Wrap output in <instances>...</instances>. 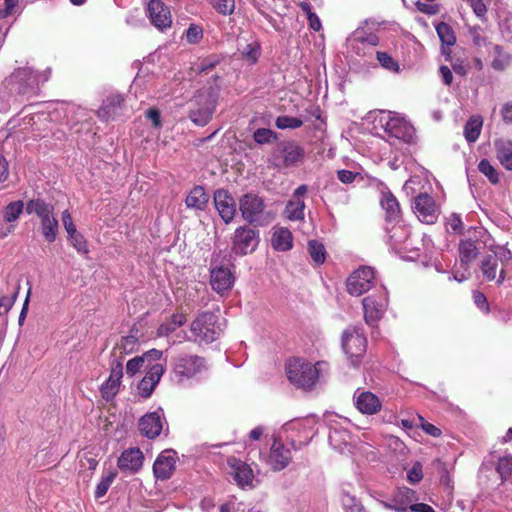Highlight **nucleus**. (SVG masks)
<instances>
[{
  "mask_svg": "<svg viewBox=\"0 0 512 512\" xmlns=\"http://www.w3.org/2000/svg\"><path fill=\"white\" fill-rule=\"evenodd\" d=\"M415 500H417L415 491L407 487H402L393 494L391 500L382 501V505L395 512H406L410 510V506H412Z\"/></svg>",
  "mask_w": 512,
  "mask_h": 512,
  "instance_id": "nucleus-21",
  "label": "nucleus"
},
{
  "mask_svg": "<svg viewBox=\"0 0 512 512\" xmlns=\"http://www.w3.org/2000/svg\"><path fill=\"white\" fill-rule=\"evenodd\" d=\"M146 367L145 358H142L141 356H136L132 359H130L126 364V373L133 377L136 375L142 367Z\"/></svg>",
  "mask_w": 512,
  "mask_h": 512,
  "instance_id": "nucleus-49",
  "label": "nucleus"
},
{
  "mask_svg": "<svg viewBox=\"0 0 512 512\" xmlns=\"http://www.w3.org/2000/svg\"><path fill=\"white\" fill-rule=\"evenodd\" d=\"M16 295L13 296H2L0 298V315L8 313L14 304Z\"/></svg>",
  "mask_w": 512,
  "mask_h": 512,
  "instance_id": "nucleus-60",
  "label": "nucleus"
},
{
  "mask_svg": "<svg viewBox=\"0 0 512 512\" xmlns=\"http://www.w3.org/2000/svg\"><path fill=\"white\" fill-rule=\"evenodd\" d=\"M502 118L507 124H512V102L506 103L501 110Z\"/></svg>",
  "mask_w": 512,
  "mask_h": 512,
  "instance_id": "nucleus-64",
  "label": "nucleus"
},
{
  "mask_svg": "<svg viewBox=\"0 0 512 512\" xmlns=\"http://www.w3.org/2000/svg\"><path fill=\"white\" fill-rule=\"evenodd\" d=\"M412 209L417 218L427 224H433L438 218V208L432 196L420 193L414 198Z\"/></svg>",
  "mask_w": 512,
  "mask_h": 512,
  "instance_id": "nucleus-12",
  "label": "nucleus"
},
{
  "mask_svg": "<svg viewBox=\"0 0 512 512\" xmlns=\"http://www.w3.org/2000/svg\"><path fill=\"white\" fill-rule=\"evenodd\" d=\"M125 109V98L123 95L115 93L108 95L98 109V117L103 120L114 119L120 116Z\"/></svg>",
  "mask_w": 512,
  "mask_h": 512,
  "instance_id": "nucleus-22",
  "label": "nucleus"
},
{
  "mask_svg": "<svg viewBox=\"0 0 512 512\" xmlns=\"http://www.w3.org/2000/svg\"><path fill=\"white\" fill-rule=\"evenodd\" d=\"M145 117L152 122V125L158 127L161 125V114L158 108L151 107L145 112Z\"/></svg>",
  "mask_w": 512,
  "mask_h": 512,
  "instance_id": "nucleus-58",
  "label": "nucleus"
},
{
  "mask_svg": "<svg viewBox=\"0 0 512 512\" xmlns=\"http://www.w3.org/2000/svg\"><path fill=\"white\" fill-rule=\"evenodd\" d=\"M306 157L304 148L295 141H281L272 150L269 163L278 169L295 167Z\"/></svg>",
  "mask_w": 512,
  "mask_h": 512,
  "instance_id": "nucleus-4",
  "label": "nucleus"
},
{
  "mask_svg": "<svg viewBox=\"0 0 512 512\" xmlns=\"http://www.w3.org/2000/svg\"><path fill=\"white\" fill-rule=\"evenodd\" d=\"M376 59L382 68L393 73H398L400 71L399 63L394 60L388 53L377 51Z\"/></svg>",
  "mask_w": 512,
  "mask_h": 512,
  "instance_id": "nucleus-41",
  "label": "nucleus"
},
{
  "mask_svg": "<svg viewBox=\"0 0 512 512\" xmlns=\"http://www.w3.org/2000/svg\"><path fill=\"white\" fill-rule=\"evenodd\" d=\"M155 386H153L152 384H150L149 381H147L145 378H143L139 385H138V389L140 391V394L142 397L144 398H148L151 396L153 390H154Z\"/></svg>",
  "mask_w": 512,
  "mask_h": 512,
  "instance_id": "nucleus-62",
  "label": "nucleus"
},
{
  "mask_svg": "<svg viewBox=\"0 0 512 512\" xmlns=\"http://www.w3.org/2000/svg\"><path fill=\"white\" fill-rule=\"evenodd\" d=\"M496 158L508 171H512V142L498 139L494 143Z\"/></svg>",
  "mask_w": 512,
  "mask_h": 512,
  "instance_id": "nucleus-31",
  "label": "nucleus"
},
{
  "mask_svg": "<svg viewBox=\"0 0 512 512\" xmlns=\"http://www.w3.org/2000/svg\"><path fill=\"white\" fill-rule=\"evenodd\" d=\"M322 365V362L312 364L300 358H292L286 363V374L294 386L310 390L319 380Z\"/></svg>",
  "mask_w": 512,
  "mask_h": 512,
  "instance_id": "nucleus-2",
  "label": "nucleus"
},
{
  "mask_svg": "<svg viewBox=\"0 0 512 512\" xmlns=\"http://www.w3.org/2000/svg\"><path fill=\"white\" fill-rule=\"evenodd\" d=\"M209 202V195L201 185H195L188 193L185 199V205L188 209L195 211H204Z\"/></svg>",
  "mask_w": 512,
  "mask_h": 512,
  "instance_id": "nucleus-27",
  "label": "nucleus"
},
{
  "mask_svg": "<svg viewBox=\"0 0 512 512\" xmlns=\"http://www.w3.org/2000/svg\"><path fill=\"white\" fill-rule=\"evenodd\" d=\"M354 402L356 408L366 415H374L381 410L382 402L380 399L370 391L356 390L354 393Z\"/></svg>",
  "mask_w": 512,
  "mask_h": 512,
  "instance_id": "nucleus-24",
  "label": "nucleus"
},
{
  "mask_svg": "<svg viewBox=\"0 0 512 512\" xmlns=\"http://www.w3.org/2000/svg\"><path fill=\"white\" fill-rule=\"evenodd\" d=\"M362 305L366 324L374 327L386 311L388 305L387 295L386 293L381 294L379 297L369 295L362 300Z\"/></svg>",
  "mask_w": 512,
  "mask_h": 512,
  "instance_id": "nucleus-11",
  "label": "nucleus"
},
{
  "mask_svg": "<svg viewBox=\"0 0 512 512\" xmlns=\"http://www.w3.org/2000/svg\"><path fill=\"white\" fill-rule=\"evenodd\" d=\"M301 125L302 121L294 117L280 116L276 119L277 128H299Z\"/></svg>",
  "mask_w": 512,
  "mask_h": 512,
  "instance_id": "nucleus-53",
  "label": "nucleus"
},
{
  "mask_svg": "<svg viewBox=\"0 0 512 512\" xmlns=\"http://www.w3.org/2000/svg\"><path fill=\"white\" fill-rule=\"evenodd\" d=\"M176 468V452L168 449L162 451L153 464V473L156 479L165 481L171 478Z\"/></svg>",
  "mask_w": 512,
  "mask_h": 512,
  "instance_id": "nucleus-19",
  "label": "nucleus"
},
{
  "mask_svg": "<svg viewBox=\"0 0 512 512\" xmlns=\"http://www.w3.org/2000/svg\"><path fill=\"white\" fill-rule=\"evenodd\" d=\"M146 367H148L149 369L144 378L147 381H149L150 384L156 386L165 371L163 364L155 363L153 365H146Z\"/></svg>",
  "mask_w": 512,
  "mask_h": 512,
  "instance_id": "nucleus-44",
  "label": "nucleus"
},
{
  "mask_svg": "<svg viewBox=\"0 0 512 512\" xmlns=\"http://www.w3.org/2000/svg\"><path fill=\"white\" fill-rule=\"evenodd\" d=\"M190 331L195 342L208 344L219 338L223 328L216 313L204 311L191 323Z\"/></svg>",
  "mask_w": 512,
  "mask_h": 512,
  "instance_id": "nucleus-5",
  "label": "nucleus"
},
{
  "mask_svg": "<svg viewBox=\"0 0 512 512\" xmlns=\"http://www.w3.org/2000/svg\"><path fill=\"white\" fill-rule=\"evenodd\" d=\"M213 8L220 14L231 15L235 9V0H210Z\"/></svg>",
  "mask_w": 512,
  "mask_h": 512,
  "instance_id": "nucleus-45",
  "label": "nucleus"
},
{
  "mask_svg": "<svg viewBox=\"0 0 512 512\" xmlns=\"http://www.w3.org/2000/svg\"><path fill=\"white\" fill-rule=\"evenodd\" d=\"M242 219L254 227H265L273 219L271 211L267 210L264 199L255 192L243 194L238 201Z\"/></svg>",
  "mask_w": 512,
  "mask_h": 512,
  "instance_id": "nucleus-1",
  "label": "nucleus"
},
{
  "mask_svg": "<svg viewBox=\"0 0 512 512\" xmlns=\"http://www.w3.org/2000/svg\"><path fill=\"white\" fill-rule=\"evenodd\" d=\"M480 270L487 281L497 282L499 275V259L496 254L486 255L480 264Z\"/></svg>",
  "mask_w": 512,
  "mask_h": 512,
  "instance_id": "nucleus-33",
  "label": "nucleus"
},
{
  "mask_svg": "<svg viewBox=\"0 0 512 512\" xmlns=\"http://www.w3.org/2000/svg\"><path fill=\"white\" fill-rule=\"evenodd\" d=\"M26 212L37 215L44 239L49 243L54 242L59 231L58 220L54 217V206L42 198H36L27 202Z\"/></svg>",
  "mask_w": 512,
  "mask_h": 512,
  "instance_id": "nucleus-3",
  "label": "nucleus"
},
{
  "mask_svg": "<svg viewBox=\"0 0 512 512\" xmlns=\"http://www.w3.org/2000/svg\"><path fill=\"white\" fill-rule=\"evenodd\" d=\"M144 456L139 448L124 450L117 461L118 468L125 473L135 474L143 465Z\"/></svg>",
  "mask_w": 512,
  "mask_h": 512,
  "instance_id": "nucleus-23",
  "label": "nucleus"
},
{
  "mask_svg": "<svg viewBox=\"0 0 512 512\" xmlns=\"http://www.w3.org/2000/svg\"><path fill=\"white\" fill-rule=\"evenodd\" d=\"M215 209L224 223L229 224L234 220L237 204L231 193L223 188L215 190L213 194Z\"/></svg>",
  "mask_w": 512,
  "mask_h": 512,
  "instance_id": "nucleus-15",
  "label": "nucleus"
},
{
  "mask_svg": "<svg viewBox=\"0 0 512 512\" xmlns=\"http://www.w3.org/2000/svg\"><path fill=\"white\" fill-rule=\"evenodd\" d=\"M342 349L353 367H358L367 350V339L358 326H349L342 334Z\"/></svg>",
  "mask_w": 512,
  "mask_h": 512,
  "instance_id": "nucleus-6",
  "label": "nucleus"
},
{
  "mask_svg": "<svg viewBox=\"0 0 512 512\" xmlns=\"http://www.w3.org/2000/svg\"><path fill=\"white\" fill-rule=\"evenodd\" d=\"M205 363L201 356L182 353L173 359L172 372L178 382H183L201 373Z\"/></svg>",
  "mask_w": 512,
  "mask_h": 512,
  "instance_id": "nucleus-7",
  "label": "nucleus"
},
{
  "mask_svg": "<svg viewBox=\"0 0 512 512\" xmlns=\"http://www.w3.org/2000/svg\"><path fill=\"white\" fill-rule=\"evenodd\" d=\"M389 237L390 245L393 249L399 251L407 249L406 242L410 237V232L408 229L401 226L394 227Z\"/></svg>",
  "mask_w": 512,
  "mask_h": 512,
  "instance_id": "nucleus-35",
  "label": "nucleus"
},
{
  "mask_svg": "<svg viewBox=\"0 0 512 512\" xmlns=\"http://www.w3.org/2000/svg\"><path fill=\"white\" fill-rule=\"evenodd\" d=\"M504 259L501 260V268L497 279V285L507 282L509 287H512V253L507 251L504 254Z\"/></svg>",
  "mask_w": 512,
  "mask_h": 512,
  "instance_id": "nucleus-37",
  "label": "nucleus"
},
{
  "mask_svg": "<svg viewBox=\"0 0 512 512\" xmlns=\"http://www.w3.org/2000/svg\"><path fill=\"white\" fill-rule=\"evenodd\" d=\"M138 347V338L135 335L129 334L121 337L120 341L114 346L111 356L113 359H122L126 355L133 353Z\"/></svg>",
  "mask_w": 512,
  "mask_h": 512,
  "instance_id": "nucleus-29",
  "label": "nucleus"
},
{
  "mask_svg": "<svg viewBox=\"0 0 512 512\" xmlns=\"http://www.w3.org/2000/svg\"><path fill=\"white\" fill-rule=\"evenodd\" d=\"M259 242V231L250 226L242 225L234 231L231 249L236 255L243 256L254 252Z\"/></svg>",
  "mask_w": 512,
  "mask_h": 512,
  "instance_id": "nucleus-8",
  "label": "nucleus"
},
{
  "mask_svg": "<svg viewBox=\"0 0 512 512\" xmlns=\"http://www.w3.org/2000/svg\"><path fill=\"white\" fill-rule=\"evenodd\" d=\"M436 32L442 42V44L447 46H453L456 43V36L452 27L445 23L440 22L436 25Z\"/></svg>",
  "mask_w": 512,
  "mask_h": 512,
  "instance_id": "nucleus-40",
  "label": "nucleus"
},
{
  "mask_svg": "<svg viewBox=\"0 0 512 512\" xmlns=\"http://www.w3.org/2000/svg\"><path fill=\"white\" fill-rule=\"evenodd\" d=\"M372 128H408L407 120L398 113L390 111H371L366 118Z\"/></svg>",
  "mask_w": 512,
  "mask_h": 512,
  "instance_id": "nucleus-14",
  "label": "nucleus"
},
{
  "mask_svg": "<svg viewBox=\"0 0 512 512\" xmlns=\"http://www.w3.org/2000/svg\"><path fill=\"white\" fill-rule=\"evenodd\" d=\"M277 139L274 130H255L254 132V140L259 144L270 143Z\"/></svg>",
  "mask_w": 512,
  "mask_h": 512,
  "instance_id": "nucleus-52",
  "label": "nucleus"
},
{
  "mask_svg": "<svg viewBox=\"0 0 512 512\" xmlns=\"http://www.w3.org/2000/svg\"><path fill=\"white\" fill-rule=\"evenodd\" d=\"M461 266L467 269L471 262L478 255V248L471 239H464L459 242L458 246Z\"/></svg>",
  "mask_w": 512,
  "mask_h": 512,
  "instance_id": "nucleus-32",
  "label": "nucleus"
},
{
  "mask_svg": "<svg viewBox=\"0 0 512 512\" xmlns=\"http://www.w3.org/2000/svg\"><path fill=\"white\" fill-rule=\"evenodd\" d=\"M228 473L242 489L254 487V473L250 465L235 457L227 459Z\"/></svg>",
  "mask_w": 512,
  "mask_h": 512,
  "instance_id": "nucleus-13",
  "label": "nucleus"
},
{
  "mask_svg": "<svg viewBox=\"0 0 512 512\" xmlns=\"http://www.w3.org/2000/svg\"><path fill=\"white\" fill-rule=\"evenodd\" d=\"M68 241L71 245L81 254H87L89 252L87 241L79 232L68 236Z\"/></svg>",
  "mask_w": 512,
  "mask_h": 512,
  "instance_id": "nucleus-48",
  "label": "nucleus"
},
{
  "mask_svg": "<svg viewBox=\"0 0 512 512\" xmlns=\"http://www.w3.org/2000/svg\"><path fill=\"white\" fill-rule=\"evenodd\" d=\"M494 59L492 61L493 69L502 71L510 65L511 56L505 53L500 45H494Z\"/></svg>",
  "mask_w": 512,
  "mask_h": 512,
  "instance_id": "nucleus-39",
  "label": "nucleus"
},
{
  "mask_svg": "<svg viewBox=\"0 0 512 512\" xmlns=\"http://www.w3.org/2000/svg\"><path fill=\"white\" fill-rule=\"evenodd\" d=\"M375 281L374 269L370 266H361L347 278V292L352 296H361L375 285Z\"/></svg>",
  "mask_w": 512,
  "mask_h": 512,
  "instance_id": "nucleus-9",
  "label": "nucleus"
},
{
  "mask_svg": "<svg viewBox=\"0 0 512 512\" xmlns=\"http://www.w3.org/2000/svg\"><path fill=\"white\" fill-rule=\"evenodd\" d=\"M381 206L385 210L386 220L389 222H397L401 216L400 205L396 197L391 192L382 194Z\"/></svg>",
  "mask_w": 512,
  "mask_h": 512,
  "instance_id": "nucleus-30",
  "label": "nucleus"
},
{
  "mask_svg": "<svg viewBox=\"0 0 512 512\" xmlns=\"http://www.w3.org/2000/svg\"><path fill=\"white\" fill-rule=\"evenodd\" d=\"M356 175V173L346 169H342L337 172L338 179L344 184L352 183L355 180Z\"/></svg>",
  "mask_w": 512,
  "mask_h": 512,
  "instance_id": "nucleus-63",
  "label": "nucleus"
},
{
  "mask_svg": "<svg viewBox=\"0 0 512 512\" xmlns=\"http://www.w3.org/2000/svg\"><path fill=\"white\" fill-rule=\"evenodd\" d=\"M478 169L492 184H497L499 182V173L487 159H482L479 162Z\"/></svg>",
  "mask_w": 512,
  "mask_h": 512,
  "instance_id": "nucleus-43",
  "label": "nucleus"
},
{
  "mask_svg": "<svg viewBox=\"0 0 512 512\" xmlns=\"http://www.w3.org/2000/svg\"><path fill=\"white\" fill-rule=\"evenodd\" d=\"M272 123V115L269 113H256L251 122L250 125L252 128H266L270 127Z\"/></svg>",
  "mask_w": 512,
  "mask_h": 512,
  "instance_id": "nucleus-50",
  "label": "nucleus"
},
{
  "mask_svg": "<svg viewBox=\"0 0 512 512\" xmlns=\"http://www.w3.org/2000/svg\"><path fill=\"white\" fill-rule=\"evenodd\" d=\"M378 137L385 139L391 146L401 149L402 145L416 143L415 130H383V134L377 133Z\"/></svg>",
  "mask_w": 512,
  "mask_h": 512,
  "instance_id": "nucleus-26",
  "label": "nucleus"
},
{
  "mask_svg": "<svg viewBox=\"0 0 512 512\" xmlns=\"http://www.w3.org/2000/svg\"><path fill=\"white\" fill-rule=\"evenodd\" d=\"M24 207L26 208L22 200L12 201L4 206L2 211L3 219L11 225V229L15 227V223L23 213Z\"/></svg>",
  "mask_w": 512,
  "mask_h": 512,
  "instance_id": "nucleus-34",
  "label": "nucleus"
},
{
  "mask_svg": "<svg viewBox=\"0 0 512 512\" xmlns=\"http://www.w3.org/2000/svg\"><path fill=\"white\" fill-rule=\"evenodd\" d=\"M234 275L228 267L219 266L211 270L210 283L217 293L229 291L234 284Z\"/></svg>",
  "mask_w": 512,
  "mask_h": 512,
  "instance_id": "nucleus-25",
  "label": "nucleus"
},
{
  "mask_svg": "<svg viewBox=\"0 0 512 512\" xmlns=\"http://www.w3.org/2000/svg\"><path fill=\"white\" fill-rule=\"evenodd\" d=\"M496 470L500 474L502 479L508 478L512 472V456L507 455L501 457L498 460Z\"/></svg>",
  "mask_w": 512,
  "mask_h": 512,
  "instance_id": "nucleus-47",
  "label": "nucleus"
},
{
  "mask_svg": "<svg viewBox=\"0 0 512 512\" xmlns=\"http://www.w3.org/2000/svg\"><path fill=\"white\" fill-rule=\"evenodd\" d=\"M218 91L214 88H210L207 94L199 92L196 96L198 105L204 104V107L193 109L190 112V119L193 124L197 126H205L210 121L212 114L215 110Z\"/></svg>",
  "mask_w": 512,
  "mask_h": 512,
  "instance_id": "nucleus-10",
  "label": "nucleus"
},
{
  "mask_svg": "<svg viewBox=\"0 0 512 512\" xmlns=\"http://www.w3.org/2000/svg\"><path fill=\"white\" fill-rule=\"evenodd\" d=\"M305 202L289 200L285 206L284 214L290 221L303 220L305 217Z\"/></svg>",
  "mask_w": 512,
  "mask_h": 512,
  "instance_id": "nucleus-36",
  "label": "nucleus"
},
{
  "mask_svg": "<svg viewBox=\"0 0 512 512\" xmlns=\"http://www.w3.org/2000/svg\"><path fill=\"white\" fill-rule=\"evenodd\" d=\"M110 366V375L100 387L101 395L106 401L112 400L117 395L123 377L122 359H112Z\"/></svg>",
  "mask_w": 512,
  "mask_h": 512,
  "instance_id": "nucleus-17",
  "label": "nucleus"
},
{
  "mask_svg": "<svg viewBox=\"0 0 512 512\" xmlns=\"http://www.w3.org/2000/svg\"><path fill=\"white\" fill-rule=\"evenodd\" d=\"M147 13L151 23L160 31L171 27L172 14L169 6L162 0H150L147 5Z\"/></svg>",
  "mask_w": 512,
  "mask_h": 512,
  "instance_id": "nucleus-16",
  "label": "nucleus"
},
{
  "mask_svg": "<svg viewBox=\"0 0 512 512\" xmlns=\"http://www.w3.org/2000/svg\"><path fill=\"white\" fill-rule=\"evenodd\" d=\"M117 473L116 471L109 472L106 476H103L100 480V482L97 484L95 489V498L99 499L105 496L107 493L109 487L113 483L114 479L116 478Z\"/></svg>",
  "mask_w": 512,
  "mask_h": 512,
  "instance_id": "nucleus-42",
  "label": "nucleus"
},
{
  "mask_svg": "<svg viewBox=\"0 0 512 512\" xmlns=\"http://www.w3.org/2000/svg\"><path fill=\"white\" fill-rule=\"evenodd\" d=\"M291 460V450L280 440L274 439L269 454L266 457V464L273 471H282L290 464Z\"/></svg>",
  "mask_w": 512,
  "mask_h": 512,
  "instance_id": "nucleus-18",
  "label": "nucleus"
},
{
  "mask_svg": "<svg viewBox=\"0 0 512 512\" xmlns=\"http://www.w3.org/2000/svg\"><path fill=\"white\" fill-rule=\"evenodd\" d=\"M162 351L157 349H151L144 353L141 357L145 358L146 365H153V362H157L162 358Z\"/></svg>",
  "mask_w": 512,
  "mask_h": 512,
  "instance_id": "nucleus-59",
  "label": "nucleus"
},
{
  "mask_svg": "<svg viewBox=\"0 0 512 512\" xmlns=\"http://www.w3.org/2000/svg\"><path fill=\"white\" fill-rule=\"evenodd\" d=\"M341 501L346 512H362L363 510L361 503L348 493L342 494Z\"/></svg>",
  "mask_w": 512,
  "mask_h": 512,
  "instance_id": "nucleus-46",
  "label": "nucleus"
},
{
  "mask_svg": "<svg viewBox=\"0 0 512 512\" xmlns=\"http://www.w3.org/2000/svg\"><path fill=\"white\" fill-rule=\"evenodd\" d=\"M9 178V163L7 159L0 155V184L6 182Z\"/></svg>",
  "mask_w": 512,
  "mask_h": 512,
  "instance_id": "nucleus-61",
  "label": "nucleus"
},
{
  "mask_svg": "<svg viewBox=\"0 0 512 512\" xmlns=\"http://www.w3.org/2000/svg\"><path fill=\"white\" fill-rule=\"evenodd\" d=\"M163 417L164 411L161 408L142 416L139 420L141 433L149 439L159 436L163 428Z\"/></svg>",
  "mask_w": 512,
  "mask_h": 512,
  "instance_id": "nucleus-20",
  "label": "nucleus"
},
{
  "mask_svg": "<svg viewBox=\"0 0 512 512\" xmlns=\"http://www.w3.org/2000/svg\"><path fill=\"white\" fill-rule=\"evenodd\" d=\"M308 253H309L312 261L316 265H321L326 260V249H325L324 245L317 240H309Z\"/></svg>",
  "mask_w": 512,
  "mask_h": 512,
  "instance_id": "nucleus-38",
  "label": "nucleus"
},
{
  "mask_svg": "<svg viewBox=\"0 0 512 512\" xmlns=\"http://www.w3.org/2000/svg\"><path fill=\"white\" fill-rule=\"evenodd\" d=\"M407 477L411 483H418L423 478L422 465L420 463H415L408 471Z\"/></svg>",
  "mask_w": 512,
  "mask_h": 512,
  "instance_id": "nucleus-56",
  "label": "nucleus"
},
{
  "mask_svg": "<svg viewBox=\"0 0 512 512\" xmlns=\"http://www.w3.org/2000/svg\"><path fill=\"white\" fill-rule=\"evenodd\" d=\"M243 56L250 60L252 63H256L260 56V46L258 43L253 42L248 45L243 50Z\"/></svg>",
  "mask_w": 512,
  "mask_h": 512,
  "instance_id": "nucleus-54",
  "label": "nucleus"
},
{
  "mask_svg": "<svg viewBox=\"0 0 512 512\" xmlns=\"http://www.w3.org/2000/svg\"><path fill=\"white\" fill-rule=\"evenodd\" d=\"M473 300H474L475 305L481 311H483L485 313L489 312V304H488L487 298H486V296L482 292L475 291L473 293Z\"/></svg>",
  "mask_w": 512,
  "mask_h": 512,
  "instance_id": "nucleus-57",
  "label": "nucleus"
},
{
  "mask_svg": "<svg viewBox=\"0 0 512 512\" xmlns=\"http://www.w3.org/2000/svg\"><path fill=\"white\" fill-rule=\"evenodd\" d=\"M203 38V29L196 24H190L186 30V41L190 44H196Z\"/></svg>",
  "mask_w": 512,
  "mask_h": 512,
  "instance_id": "nucleus-51",
  "label": "nucleus"
},
{
  "mask_svg": "<svg viewBox=\"0 0 512 512\" xmlns=\"http://www.w3.org/2000/svg\"><path fill=\"white\" fill-rule=\"evenodd\" d=\"M271 245L274 250L285 252L293 247V235L286 227L275 228L271 238Z\"/></svg>",
  "mask_w": 512,
  "mask_h": 512,
  "instance_id": "nucleus-28",
  "label": "nucleus"
},
{
  "mask_svg": "<svg viewBox=\"0 0 512 512\" xmlns=\"http://www.w3.org/2000/svg\"><path fill=\"white\" fill-rule=\"evenodd\" d=\"M62 224L64 226V229L66 230L68 236L77 233L76 225L73 222L72 216L68 210H64L62 212Z\"/></svg>",
  "mask_w": 512,
  "mask_h": 512,
  "instance_id": "nucleus-55",
  "label": "nucleus"
}]
</instances>
